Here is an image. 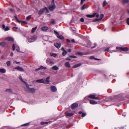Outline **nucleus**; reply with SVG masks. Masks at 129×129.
Here are the masks:
<instances>
[{
    "label": "nucleus",
    "mask_w": 129,
    "mask_h": 129,
    "mask_svg": "<svg viewBox=\"0 0 129 129\" xmlns=\"http://www.w3.org/2000/svg\"><path fill=\"white\" fill-rule=\"evenodd\" d=\"M37 37L36 35H34L32 36H27V40L29 43L34 42L37 40Z\"/></svg>",
    "instance_id": "nucleus-1"
},
{
    "label": "nucleus",
    "mask_w": 129,
    "mask_h": 129,
    "mask_svg": "<svg viewBox=\"0 0 129 129\" xmlns=\"http://www.w3.org/2000/svg\"><path fill=\"white\" fill-rule=\"evenodd\" d=\"M96 94H90L88 95V96H86L84 98V100H89V98L91 99H93L96 100H100V99L98 97H95Z\"/></svg>",
    "instance_id": "nucleus-2"
},
{
    "label": "nucleus",
    "mask_w": 129,
    "mask_h": 129,
    "mask_svg": "<svg viewBox=\"0 0 129 129\" xmlns=\"http://www.w3.org/2000/svg\"><path fill=\"white\" fill-rule=\"evenodd\" d=\"M117 49H119L120 50H122L124 51H128L129 50L128 48L125 47H116Z\"/></svg>",
    "instance_id": "nucleus-3"
},
{
    "label": "nucleus",
    "mask_w": 129,
    "mask_h": 129,
    "mask_svg": "<svg viewBox=\"0 0 129 129\" xmlns=\"http://www.w3.org/2000/svg\"><path fill=\"white\" fill-rule=\"evenodd\" d=\"M15 48L16 50L17 51L20 52V48L19 46L17 45H15L13 44L12 46V50L13 51L14 50H15Z\"/></svg>",
    "instance_id": "nucleus-4"
},
{
    "label": "nucleus",
    "mask_w": 129,
    "mask_h": 129,
    "mask_svg": "<svg viewBox=\"0 0 129 129\" xmlns=\"http://www.w3.org/2000/svg\"><path fill=\"white\" fill-rule=\"evenodd\" d=\"M46 62L47 64L49 65H51L54 63V62L52 61L51 59L49 58H48L47 59Z\"/></svg>",
    "instance_id": "nucleus-5"
},
{
    "label": "nucleus",
    "mask_w": 129,
    "mask_h": 129,
    "mask_svg": "<svg viewBox=\"0 0 129 129\" xmlns=\"http://www.w3.org/2000/svg\"><path fill=\"white\" fill-rule=\"evenodd\" d=\"M56 6L55 5L51 4L49 6V10L51 11H53L56 8Z\"/></svg>",
    "instance_id": "nucleus-6"
},
{
    "label": "nucleus",
    "mask_w": 129,
    "mask_h": 129,
    "mask_svg": "<svg viewBox=\"0 0 129 129\" xmlns=\"http://www.w3.org/2000/svg\"><path fill=\"white\" fill-rule=\"evenodd\" d=\"M78 104L77 103H74L72 104L71 105V108L72 109H74L77 107Z\"/></svg>",
    "instance_id": "nucleus-7"
},
{
    "label": "nucleus",
    "mask_w": 129,
    "mask_h": 129,
    "mask_svg": "<svg viewBox=\"0 0 129 129\" xmlns=\"http://www.w3.org/2000/svg\"><path fill=\"white\" fill-rule=\"evenodd\" d=\"M14 69H17L21 71L24 72V70L20 66L16 67L14 68Z\"/></svg>",
    "instance_id": "nucleus-8"
},
{
    "label": "nucleus",
    "mask_w": 129,
    "mask_h": 129,
    "mask_svg": "<svg viewBox=\"0 0 129 129\" xmlns=\"http://www.w3.org/2000/svg\"><path fill=\"white\" fill-rule=\"evenodd\" d=\"M27 90L29 92L32 93H35L36 91L35 89L34 88H28Z\"/></svg>",
    "instance_id": "nucleus-9"
},
{
    "label": "nucleus",
    "mask_w": 129,
    "mask_h": 129,
    "mask_svg": "<svg viewBox=\"0 0 129 129\" xmlns=\"http://www.w3.org/2000/svg\"><path fill=\"white\" fill-rule=\"evenodd\" d=\"M51 91L53 92H55L57 90L56 88L54 86H52L51 87Z\"/></svg>",
    "instance_id": "nucleus-10"
},
{
    "label": "nucleus",
    "mask_w": 129,
    "mask_h": 129,
    "mask_svg": "<svg viewBox=\"0 0 129 129\" xmlns=\"http://www.w3.org/2000/svg\"><path fill=\"white\" fill-rule=\"evenodd\" d=\"M5 40H7L9 41H12L13 42H14V39L11 37H8L7 38H6L5 39Z\"/></svg>",
    "instance_id": "nucleus-11"
},
{
    "label": "nucleus",
    "mask_w": 129,
    "mask_h": 129,
    "mask_svg": "<svg viewBox=\"0 0 129 129\" xmlns=\"http://www.w3.org/2000/svg\"><path fill=\"white\" fill-rule=\"evenodd\" d=\"M54 45L57 48H59L61 46V44L60 43H56L54 44Z\"/></svg>",
    "instance_id": "nucleus-12"
},
{
    "label": "nucleus",
    "mask_w": 129,
    "mask_h": 129,
    "mask_svg": "<svg viewBox=\"0 0 129 129\" xmlns=\"http://www.w3.org/2000/svg\"><path fill=\"white\" fill-rule=\"evenodd\" d=\"M44 8L42 9L39 12L38 14L40 15L42 14L44 12Z\"/></svg>",
    "instance_id": "nucleus-13"
},
{
    "label": "nucleus",
    "mask_w": 129,
    "mask_h": 129,
    "mask_svg": "<svg viewBox=\"0 0 129 129\" xmlns=\"http://www.w3.org/2000/svg\"><path fill=\"white\" fill-rule=\"evenodd\" d=\"M79 114L81 115V116L82 117H84L86 115V114L85 113H83L81 111H80L79 112Z\"/></svg>",
    "instance_id": "nucleus-14"
},
{
    "label": "nucleus",
    "mask_w": 129,
    "mask_h": 129,
    "mask_svg": "<svg viewBox=\"0 0 129 129\" xmlns=\"http://www.w3.org/2000/svg\"><path fill=\"white\" fill-rule=\"evenodd\" d=\"M90 102L91 104L94 105L97 104V102L92 100H90Z\"/></svg>",
    "instance_id": "nucleus-15"
},
{
    "label": "nucleus",
    "mask_w": 129,
    "mask_h": 129,
    "mask_svg": "<svg viewBox=\"0 0 129 129\" xmlns=\"http://www.w3.org/2000/svg\"><path fill=\"white\" fill-rule=\"evenodd\" d=\"M129 2V0H122L121 3L123 5H124Z\"/></svg>",
    "instance_id": "nucleus-16"
},
{
    "label": "nucleus",
    "mask_w": 129,
    "mask_h": 129,
    "mask_svg": "<svg viewBox=\"0 0 129 129\" xmlns=\"http://www.w3.org/2000/svg\"><path fill=\"white\" fill-rule=\"evenodd\" d=\"M96 14V13H94L92 15H90L88 14V15H86V16L87 17H89V18L93 17L95 16Z\"/></svg>",
    "instance_id": "nucleus-17"
},
{
    "label": "nucleus",
    "mask_w": 129,
    "mask_h": 129,
    "mask_svg": "<svg viewBox=\"0 0 129 129\" xmlns=\"http://www.w3.org/2000/svg\"><path fill=\"white\" fill-rule=\"evenodd\" d=\"M65 66L67 68H70L71 67V66L69 63V62H66L64 64Z\"/></svg>",
    "instance_id": "nucleus-18"
},
{
    "label": "nucleus",
    "mask_w": 129,
    "mask_h": 129,
    "mask_svg": "<svg viewBox=\"0 0 129 129\" xmlns=\"http://www.w3.org/2000/svg\"><path fill=\"white\" fill-rule=\"evenodd\" d=\"M0 45L2 46H5L7 45V44L5 42H3L0 43Z\"/></svg>",
    "instance_id": "nucleus-19"
},
{
    "label": "nucleus",
    "mask_w": 129,
    "mask_h": 129,
    "mask_svg": "<svg viewBox=\"0 0 129 129\" xmlns=\"http://www.w3.org/2000/svg\"><path fill=\"white\" fill-rule=\"evenodd\" d=\"M48 28L47 26H43L42 27L41 29L43 31L46 30L48 29Z\"/></svg>",
    "instance_id": "nucleus-20"
},
{
    "label": "nucleus",
    "mask_w": 129,
    "mask_h": 129,
    "mask_svg": "<svg viewBox=\"0 0 129 129\" xmlns=\"http://www.w3.org/2000/svg\"><path fill=\"white\" fill-rule=\"evenodd\" d=\"M57 38L61 40L63 39L64 38V37L62 35H58L57 36Z\"/></svg>",
    "instance_id": "nucleus-21"
},
{
    "label": "nucleus",
    "mask_w": 129,
    "mask_h": 129,
    "mask_svg": "<svg viewBox=\"0 0 129 129\" xmlns=\"http://www.w3.org/2000/svg\"><path fill=\"white\" fill-rule=\"evenodd\" d=\"M6 70L5 69L0 68V72L4 73H6Z\"/></svg>",
    "instance_id": "nucleus-22"
},
{
    "label": "nucleus",
    "mask_w": 129,
    "mask_h": 129,
    "mask_svg": "<svg viewBox=\"0 0 129 129\" xmlns=\"http://www.w3.org/2000/svg\"><path fill=\"white\" fill-rule=\"evenodd\" d=\"M66 115V116L68 117H70L72 116L73 115V114L72 113H66L65 114Z\"/></svg>",
    "instance_id": "nucleus-23"
},
{
    "label": "nucleus",
    "mask_w": 129,
    "mask_h": 129,
    "mask_svg": "<svg viewBox=\"0 0 129 129\" xmlns=\"http://www.w3.org/2000/svg\"><path fill=\"white\" fill-rule=\"evenodd\" d=\"M36 82L38 83H44V80L43 79H39L37 80Z\"/></svg>",
    "instance_id": "nucleus-24"
},
{
    "label": "nucleus",
    "mask_w": 129,
    "mask_h": 129,
    "mask_svg": "<svg viewBox=\"0 0 129 129\" xmlns=\"http://www.w3.org/2000/svg\"><path fill=\"white\" fill-rule=\"evenodd\" d=\"M52 69L55 70H56L58 69V68L56 66H53L52 67Z\"/></svg>",
    "instance_id": "nucleus-25"
},
{
    "label": "nucleus",
    "mask_w": 129,
    "mask_h": 129,
    "mask_svg": "<svg viewBox=\"0 0 129 129\" xmlns=\"http://www.w3.org/2000/svg\"><path fill=\"white\" fill-rule=\"evenodd\" d=\"M77 54L79 55H82L84 54L86 55L87 54V53H85V54H84L83 53L80 52H78L77 53Z\"/></svg>",
    "instance_id": "nucleus-26"
},
{
    "label": "nucleus",
    "mask_w": 129,
    "mask_h": 129,
    "mask_svg": "<svg viewBox=\"0 0 129 129\" xmlns=\"http://www.w3.org/2000/svg\"><path fill=\"white\" fill-rule=\"evenodd\" d=\"M81 65V64L80 63L78 64H76L74 65L73 67V68H75L78 67H79Z\"/></svg>",
    "instance_id": "nucleus-27"
},
{
    "label": "nucleus",
    "mask_w": 129,
    "mask_h": 129,
    "mask_svg": "<svg viewBox=\"0 0 129 129\" xmlns=\"http://www.w3.org/2000/svg\"><path fill=\"white\" fill-rule=\"evenodd\" d=\"M50 77H47L45 81L46 82V83L47 84H48L49 82V79Z\"/></svg>",
    "instance_id": "nucleus-28"
},
{
    "label": "nucleus",
    "mask_w": 129,
    "mask_h": 129,
    "mask_svg": "<svg viewBox=\"0 0 129 129\" xmlns=\"http://www.w3.org/2000/svg\"><path fill=\"white\" fill-rule=\"evenodd\" d=\"M50 122V121L45 122H41V124L42 125H43L44 124H48Z\"/></svg>",
    "instance_id": "nucleus-29"
},
{
    "label": "nucleus",
    "mask_w": 129,
    "mask_h": 129,
    "mask_svg": "<svg viewBox=\"0 0 129 129\" xmlns=\"http://www.w3.org/2000/svg\"><path fill=\"white\" fill-rule=\"evenodd\" d=\"M5 91L6 92H10L12 93V90L10 89H7L5 90Z\"/></svg>",
    "instance_id": "nucleus-30"
},
{
    "label": "nucleus",
    "mask_w": 129,
    "mask_h": 129,
    "mask_svg": "<svg viewBox=\"0 0 129 129\" xmlns=\"http://www.w3.org/2000/svg\"><path fill=\"white\" fill-rule=\"evenodd\" d=\"M37 28V26H36L35 27L33 28L31 30V32L32 33H34Z\"/></svg>",
    "instance_id": "nucleus-31"
},
{
    "label": "nucleus",
    "mask_w": 129,
    "mask_h": 129,
    "mask_svg": "<svg viewBox=\"0 0 129 129\" xmlns=\"http://www.w3.org/2000/svg\"><path fill=\"white\" fill-rule=\"evenodd\" d=\"M108 4L106 2V1H105L103 3V7H104L106 5Z\"/></svg>",
    "instance_id": "nucleus-32"
},
{
    "label": "nucleus",
    "mask_w": 129,
    "mask_h": 129,
    "mask_svg": "<svg viewBox=\"0 0 129 129\" xmlns=\"http://www.w3.org/2000/svg\"><path fill=\"white\" fill-rule=\"evenodd\" d=\"M31 17V15H29L26 18V20H27L28 21L29 20Z\"/></svg>",
    "instance_id": "nucleus-33"
},
{
    "label": "nucleus",
    "mask_w": 129,
    "mask_h": 129,
    "mask_svg": "<svg viewBox=\"0 0 129 129\" xmlns=\"http://www.w3.org/2000/svg\"><path fill=\"white\" fill-rule=\"evenodd\" d=\"M67 51L66 50H65L64 51H63L62 54L63 56H64L67 54Z\"/></svg>",
    "instance_id": "nucleus-34"
},
{
    "label": "nucleus",
    "mask_w": 129,
    "mask_h": 129,
    "mask_svg": "<svg viewBox=\"0 0 129 129\" xmlns=\"http://www.w3.org/2000/svg\"><path fill=\"white\" fill-rule=\"evenodd\" d=\"M6 64L7 66H9L11 64V62L10 61H8L6 62Z\"/></svg>",
    "instance_id": "nucleus-35"
},
{
    "label": "nucleus",
    "mask_w": 129,
    "mask_h": 129,
    "mask_svg": "<svg viewBox=\"0 0 129 129\" xmlns=\"http://www.w3.org/2000/svg\"><path fill=\"white\" fill-rule=\"evenodd\" d=\"M23 82H24V83H25V85H26L27 87V88H29L28 87H29V86L28 84L27 83V82H25V81H23Z\"/></svg>",
    "instance_id": "nucleus-36"
},
{
    "label": "nucleus",
    "mask_w": 129,
    "mask_h": 129,
    "mask_svg": "<svg viewBox=\"0 0 129 129\" xmlns=\"http://www.w3.org/2000/svg\"><path fill=\"white\" fill-rule=\"evenodd\" d=\"M104 15L103 14H101L100 16V20H101L104 17Z\"/></svg>",
    "instance_id": "nucleus-37"
},
{
    "label": "nucleus",
    "mask_w": 129,
    "mask_h": 129,
    "mask_svg": "<svg viewBox=\"0 0 129 129\" xmlns=\"http://www.w3.org/2000/svg\"><path fill=\"white\" fill-rule=\"evenodd\" d=\"M85 8L86 7L85 5H84L82 7L81 9V10H83L85 9Z\"/></svg>",
    "instance_id": "nucleus-38"
},
{
    "label": "nucleus",
    "mask_w": 129,
    "mask_h": 129,
    "mask_svg": "<svg viewBox=\"0 0 129 129\" xmlns=\"http://www.w3.org/2000/svg\"><path fill=\"white\" fill-rule=\"evenodd\" d=\"M45 10H46V13H49V12L47 8L46 7H45L44 8Z\"/></svg>",
    "instance_id": "nucleus-39"
},
{
    "label": "nucleus",
    "mask_w": 129,
    "mask_h": 129,
    "mask_svg": "<svg viewBox=\"0 0 129 129\" xmlns=\"http://www.w3.org/2000/svg\"><path fill=\"white\" fill-rule=\"evenodd\" d=\"M40 69H47V68L46 67H44L43 66H41L40 67Z\"/></svg>",
    "instance_id": "nucleus-40"
},
{
    "label": "nucleus",
    "mask_w": 129,
    "mask_h": 129,
    "mask_svg": "<svg viewBox=\"0 0 129 129\" xmlns=\"http://www.w3.org/2000/svg\"><path fill=\"white\" fill-rule=\"evenodd\" d=\"M14 17L16 19L18 22H20V21L18 20L17 17L16 16H14Z\"/></svg>",
    "instance_id": "nucleus-41"
},
{
    "label": "nucleus",
    "mask_w": 129,
    "mask_h": 129,
    "mask_svg": "<svg viewBox=\"0 0 129 129\" xmlns=\"http://www.w3.org/2000/svg\"><path fill=\"white\" fill-rule=\"evenodd\" d=\"M29 123H26L25 124H23V125H21V126H27V125H29Z\"/></svg>",
    "instance_id": "nucleus-42"
},
{
    "label": "nucleus",
    "mask_w": 129,
    "mask_h": 129,
    "mask_svg": "<svg viewBox=\"0 0 129 129\" xmlns=\"http://www.w3.org/2000/svg\"><path fill=\"white\" fill-rule=\"evenodd\" d=\"M54 33L57 36V35H58L59 34L58 33L57 31H56V30H54Z\"/></svg>",
    "instance_id": "nucleus-43"
},
{
    "label": "nucleus",
    "mask_w": 129,
    "mask_h": 129,
    "mask_svg": "<svg viewBox=\"0 0 129 129\" xmlns=\"http://www.w3.org/2000/svg\"><path fill=\"white\" fill-rule=\"evenodd\" d=\"M80 21L82 22H83L84 21V19L83 18H81L80 19Z\"/></svg>",
    "instance_id": "nucleus-44"
},
{
    "label": "nucleus",
    "mask_w": 129,
    "mask_h": 129,
    "mask_svg": "<svg viewBox=\"0 0 129 129\" xmlns=\"http://www.w3.org/2000/svg\"><path fill=\"white\" fill-rule=\"evenodd\" d=\"M20 22L21 23L24 24H27V22L25 21H20Z\"/></svg>",
    "instance_id": "nucleus-45"
},
{
    "label": "nucleus",
    "mask_w": 129,
    "mask_h": 129,
    "mask_svg": "<svg viewBox=\"0 0 129 129\" xmlns=\"http://www.w3.org/2000/svg\"><path fill=\"white\" fill-rule=\"evenodd\" d=\"M110 48H107L106 49L104 50V51H109Z\"/></svg>",
    "instance_id": "nucleus-46"
},
{
    "label": "nucleus",
    "mask_w": 129,
    "mask_h": 129,
    "mask_svg": "<svg viewBox=\"0 0 129 129\" xmlns=\"http://www.w3.org/2000/svg\"><path fill=\"white\" fill-rule=\"evenodd\" d=\"M8 30H9V28L8 27H5V31H7Z\"/></svg>",
    "instance_id": "nucleus-47"
},
{
    "label": "nucleus",
    "mask_w": 129,
    "mask_h": 129,
    "mask_svg": "<svg viewBox=\"0 0 129 129\" xmlns=\"http://www.w3.org/2000/svg\"><path fill=\"white\" fill-rule=\"evenodd\" d=\"M19 78L23 82V81H24L22 80V77L21 76H19Z\"/></svg>",
    "instance_id": "nucleus-48"
},
{
    "label": "nucleus",
    "mask_w": 129,
    "mask_h": 129,
    "mask_svg": "<svg viewBox=\"0 0 129 129\" xmlns=\"http://www.w3.org/2000/svg\"><path fill=\"white\" fill-rule=\"evenodd\" d=\"M127 24L129 25V18H127L126 21Z\"/></svg>",
    "instance_id": "nucleus-49"
},
{
    "label": "nucleus",
    "mask_w": 129,
    "mask_h": 129,
    "mask_svg": "<svg viewBox=\"0 0 129 129\" xmlns=\"http://www.w3.org/2000/svg\"><path fill=\"white\" fill-rule=\"evenodd\" d=\"M51 56H53L54 57H55L56 56V54L53 53L51 55Z\"/></svg>",
    "instance_id": "nucleus-50"
},
{
    "label": "nucleus",
    "mask_w": 129,
    "mask_h": 129,
    "mask_svg": "<svg viewBox=\"0 0 129 129\" xmlns=\"http://www.w3.org/2000/svg\"><path fill=\"white\" fill-rule=\"evenodd\" d=\"M41 69H40V67L38 69H36L35 70V71L36 72H37L38 71H39V70H40Z\"/></svg>",
    "instance_id": "nucleus-51"
},
{
    "label": "nucleus",
    "mask_w": 129,
    "mask_h": 129,
    "mask_svg": "<svg viewBox=\"0 0 129 129\" xmlns=\"http://www.w3.org/2000/svg\"><path fill=\"white\" fill-rule=\"evenodd\" d=\"M9 10L10 11L12 12H13L14 11V10L12 8H9Z\"/></svg>",
    "instance_id": "nucleus-52"
},
{
    "label": "nucleus",
    "mask_w": 129,
    "mask_h": 129,
    "mask_svg": "<svg viewBox=\"0 0 129 129\" xmlns=\"http://www.w3.org/2000/svg\"><path fill=\"white\" fill-rule=\"evenodd\" d=\"M14 61L15 63L16 64H18V63H20V62H17L16 60H14Z\"/></svg>",
    "instance_id": "nucleus-53"
},
{
    "label": "nucleus",
    "mask_w": 129,
    "mask_h": 129,
    "mask_svg": "<svg viewBox=\"0 0 129 129\" xmlns=\"http://www.w3.org/2000/svg\"><path fill=\"white\" fill-rule=\"evenodd\" d=\"M69 57L74 58H76V57L75 56H70Z\"/></svg>",
    "instance_id": "nucleus-54"
},
{
    "label": "nucleus",
    "mask_w": 129,
    "mask_h": 129,
    "mask_svg": "<svg viewBox=\"0 0 129 129\" xmlns=\"http://www.w3.org/2000/svg\"><path fill=\"white\" fill-rule=\"evenodd\" d=\"M51 23L53 24H55V21L53 20L51 21Z\"/></svg>",
    "instance_id": "nucleus-55"
},
{
    "label": "nucleus",
    "mask_w": 129,
    "mask_h": 129,
    "mask_svg": "<svg viewBox=\"0 0 129 129\" xmlns=\"http://www.w3.org/2000/svg\"><path fill=\"white\" fill-rule=\"evenodd\" d=\"M90 58L91 59H95V58L93 56H91L90 57Z\"/></svg>",
    "instance_id": "nucleus-56"
},
{
    "label": "nucleus",
    "mask_w": 129,
    "mask_h": 129,
    "mask_svg": "<svg viewBox=\"0 0 129 129\" xmlns=\"http://www.w3.org/2000/svg\"><path fill=\"white\" fill-rule=\"evenodd\" d=\"M71 41L72 42V43H75V40H74V39H72L71 40Z\"/></svg>",
    "instance_id": "nucleus-57"
},
{
    "label": "nucleus",
    "mask_w": 129,
    "mask_h": 129,
    "mask_svg": "<svg viewBox=\"0 0 129 129\" xmlns=\"http://www.w3.org/2000/svg\"><path fill=\"white\" fill-rule=\"evenodd\" d=\"M52 5H55V3H54V0H52Z\"/></svg>",
    "instance_id": "nucleus-58"
},
{
    "label": "nucleus",
    "mask_w": 129,
    "mask_h": 129,
    "mask_svg": "<svg viewBox=\"0 0 129 129\" xmlns=\"http://www.w3.org/2000/svg\"><path fill=\"white\" fill-rule=\"evenodd\" d=\"M95 16L96 17L98 18L99 17V15L98 14H96L95 15Z\"/></svg>",
    "instance_id": "nucleus-59"
},
{
    "label": "nucleus",
    "mask_w": 129,
    "mask_h": 129,
    "mask_svg": "<svg viewBox=\"0 0 129 129\" xmlns=\"http://www.w3.org/2000/svg\"><path fill=\"white\" fill-rule=\"evenodd\" d=\"M2 27L4 29H5V26L4 24H3L2 25Z\"/></svg>",
    "instance_id": "nucleus-60"
},
{
    "label": "nucleus",
    "mask_w": 129,
    "mask_h": 129,
    "mask_svg": "<svg viewBox=\"0 0 129 129\" xmlns=\"http://www.w3.org/2000/svg\"><path fill=\"white\" fill-rule=\"evenodd\" d=\"M85 0H81V4H82L83 3V2L85 1Z\"/></svg>",
    "instance_id": "nucleus-61"
},
{
    "label": "nucleus",
    "mask_w": 129,
    "mask_h": 129,
    "mask_svg": "<svg viewBox=\"0 0 129 129\" xmlns=\"http://www.w3.org/2000/svg\"><path fill=\"white\" fill-rule=\"evenodd\" d=\"M67 42L69 43H70L71 42L70 41L69 39H67Z\"/></svg>",
    "instance_id": "nucleus-62"
},
{
    "label": "nucleus",
    "mask_w": 129,
    "mask_h": 129,
    "mask_svg": "<svg viewBox=\"0 0 129 129\" xmlns=\"http://www.w3.org/2000/svg\"><path fill=\"white\" fill-rule=\"evenodd\" d=\"M66 59L67 60H70L71 59H70V58H69V57H67L66 58Z\"/></svg>",
    "instance_id": "nucleus-63"
},
{
    "label": "nucleus",
    "mask_w": 129,
    "mask_h": 129,
    "mask_svg": "<svg viewBox=\"0 0 129 129\" xmlns=\"http://www.w3.org/2000/svg\"><path fill=\"white\" fill-rule=\"evenodd\" d=\"M127 12L128 14H129V9H127Z\"/></svg>",
    "instance_id": "nucleus-64"
}]
</instances>
